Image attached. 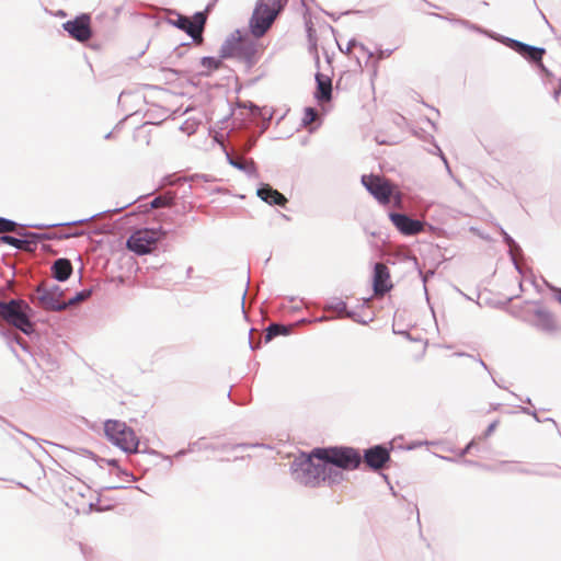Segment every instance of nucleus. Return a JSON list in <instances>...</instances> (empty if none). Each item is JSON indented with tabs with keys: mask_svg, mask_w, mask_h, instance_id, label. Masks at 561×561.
Instances as JSON below:
<instances>
[{
	"mask_svg": "<svg viewBox=\"0 0 561 561\" xmlns=\"http://www.w3.org/2000/svg\"><path fill=\"white\" fill-rule=\"evenodd\" d=\"M360 462L359 451L352 447L314 448L302 462L301 481L312 488L341 484L346 480L343 470H355Z\"/></svg>",
	"mask_w": 561,
	"mask_h": 561,
	"instance_id": "nucleus-1",
	"label": "nucleus"
},
{
	"mask_svg": "<svg viewBox=\"0 0 561 561\" xmlns=\"http://www.w3.org/2000/svg\"><path fill=\"white\" fill-rule=\"evenodd\" d=\"M264 45L256 37L242 36L239 32L228 37L221 45L220 58H234L248 67L259 62L264 53Z\"/></svg>",
	"mask_w": 561,
	"mask_h": 561,
	"instance_id": "nucleus-2",
	"label": "nucleus"
},
{
	"mask_svg": "<svg viewBox=\"0 0 561 561\" xmlns=\"http://www.w3.org/2000/svg\"><path fill=\"white\" fill-rule=\"evenodd\" d=\"M280 0H257L250 19L249 27L252 36L261 38L271 28L283 10Z\"/></svg>",
	"mask_w": 561,
	"mask_h": 561,
	"instance_id": "nucleus-3",
	"label": "nucleus"
},
{
	"mask_svg": "<svg viewBox=\"0 0 561 561\" xmlns=\"http://www.w3.org/2000/svg\"><path fill=\"white\" fill-rule=\"evenodd\" d=\"M364 187L382 205L393 198L396 206L402 202V193L399 187L385 176L377 174H364L360 179Z\"/></svg>",
	"mask_w": 561,
	"mask_h": 561,
	"instance_id": "nucleus-4",
	"label": "nucleus"
},
{
	"mask_svg": "<svg viewBox=\"0 0 561 561\" xmlns=\"http://www.w3.org/2000/svg\"><path fill=\"white\" fill-rule=\"evenodd\" d=\"M106 437L126 453H136L139 439L134 430L124 422L110 420L104 425Z\"/></svg>",
	"mask_w": 561,
	"mask_h": 561,
	"instance_id": "nucleus-5",
	"label": "nucleus"
},
{
	"mask_svg": "<svg viewBox=\"0 0 561 561\" xmlns=\"http://www.w3.org/2000/svg\"><path fill=\"white\" fill-rule=\"evenodd\" d=\"M27 309L28 306L23 300L0 302V317L25 334H30L33 331V324L26 314Z\"/></svg>",
	"mask_w": 561,
	"mask_h": 561,
	"instance_id": "nucleus-6",
	"label": "nucleus"
},
{
	"mask_svg": "<svg viewBox=\"0 0 561 561\" xmlns=\"http://www.w3.org/2000/svg\"><path fill=\"white\" fill-rule=\"evenodd\" d=\"M164 233L160 229H139L127 239V248L138 255L150 253Z\"/></svg>",
	"mask_w": 561,
	"mask_h": 561,
	"instance_id": "nucleus-7",
	"label": "nucleus"
},
{
	"mask_svg": "<svg viewBox=\"0 0 561 561\" xmlns=\"http://www.w3.org/2000/svg\"><path fill=\"white\" fill-rule=\"evenodd\" d=\"M85 491L89 492L88 488L81 483L69 486L65 491V503L77 514L87 513L91 510L93 503L91 496L85 495Z\"/></svg>",
	"mask_w": 561,
	"mask_h": 561,
	"instance_id": "nucleus-8",
	"label": "nucleus"
},
{
	"mask_svg": "<svg viewBox=\"0 0 561 561\" xmlns=\"http://www.w3.org/2000/svg\"><path fill=\"white\" fill-rule=\"evenodd\" d=\"M64 291L59 286H48L42 284L36 289V299L38 304L48 310H62L67 302L62 300Z\"/></svg>",
	"mask_w": 561,
	"mask_h": 561,
	"instance_id": "nucleus-9",
	"label": "nucleus"
},
{
	"mask_svg": "<svg viewBox=\"0 0 561 561\" xmlns=\"http://www.w3.org/2000/svg\"><path fill=\"white\" fill-rule=\"evenodd\" d=\"M62 27L78 42H87L92 36L91 16L89 14H81L75 20L67 21L62 24Z\"/></svg>",
	"mask_w": 561,
	"mask_h": 561,
	"instance_id": "nucleus-10",
	"label": "nucleus"
},
{
	"mask_svg": "<svg viewBox=\"0 0 561 561\" xmlns=\"http://www.w3.org/2000/svg\"><path fill=\"white\" fill-rule=\"evenodd\" d=\"M393 288L389 267L383 263H376L373 275V289L376 297H383Z\"/></svg>",
	"mask_w": 561,
	"mask_h": 561,
	"instance_id": "nucleus-11",
	"label": "nucleus"
},
{
	"mask_svg": "<svg viewBox=\"0 0 561 561\" xmlns=\"http://www.w3.org/2000/svg\"><path fill=\"white\" fill-rule=\"evenodd\" d=\"M206 22V18L203 13H196L191 20L187 16L179 15L176 21H174V24L185 31L190 36H192L194 39L202 41V32L204 28V24Z\"/></svg>",
	"mask_w": 561,
	"mask_h": 561,
	"instance_id": "nucleus-12",
	"label": "nucleus"
},
{
	"mask_svg": "<svg viewBox=\"0 0 561 561\" xmlns=\"http://www.w3.org/2000/svg\"><path fill=\"white\" fill-rule=\"evenodd\" d=\"M390 220L396 228L405 236H414L423 231L424 224L420 220L411 219L407 215L392 213Z\"/></svg>",
	"mask_w": 561,
	"mask_h": 561,
	"instance_id": "nucleus-13",
	"label": "nucleus"
},
{
	"mask_svg": "<svg viewBox=\"0 0 561 561\" xmlns=\"http://www.w3.org/2000/svg\"><path fill=\"white\" fill-rule=\"evenodd\" d=\"M390 459L389 451L381 446H375L365 451L364 461L368 467L378 470Z\"/></svg>",
	"mask_w": 561,
	"mask_h": 561,
	"instance_id": "nucleus-14",
	"label": "nucleus"
},
{
	"mask_svg": "<svg viewBox=\"0 0 561 561\" xmlns=\"http://www.w3.org/2000/svg\"><path fill=\"white\" fill-rule=\"evenodd\" d=\"M512 47L522 56L527 57L531 61L539 62L540 66H542L541 59L546 53L543 48L533 47L517 41H512Z\"/></svg>",
	"mask_w": 561,
	"mask_h": 561,
	"instance_id": "nucleus-15",
	"label": "nucleus"
},
{
	"mask_svg": "<svg viewBox=\"0 0 561 561\" xmlns=\"http://www.w3.org/2000/svg\"><path fill=\"white\" fill-rule=\"evenodd\" d=\"M317 92L316 98L321 102H328L332 96V80L327 75L318 72L316 75Z\"/></svg>",
	"mask_w": 561,
	"mask_h": 561,
	"instance_id": "nucleus-16",
	"label": "nucleus"
},
{
	"mask_svg": "<svg viewBox=\"0 0 561 561\" xmlns=\"http://www.w3.org/2000/svg\"><path fill=\"white\" fill-rule=\"evenodd\" d=\"M257 196L270 205L285 206L287 203V198L282 193L267 184L257 190Z\"/></svg>",
	"mask_w": 561,
	"mask_h": 561,
	"instance_id": "nucleus-17",
	"label": "nucleus"
},
{
	"mask_svg": "<svg viewBox=\"0 0 561 561\" xmlns=\"http://www.w3.org/2000/svg\"><path fill=\"white\" fill-rule=\"evenodd\" d=\"M53 275L56 279L64 282L69 278L72 273V265L67 259H58L53 267Z\"/></svg>",
	"mask_w": 561,
	"mask_h": 561,
	"instance_id": "nucleus-18",
	"label": "nucleus"
},
{
	"mask_svg": "<svg viewBox=\"0 0 561 561\" xmlns=\"http://www.w3.org/2000/svg\"><path fill=\"white\" fill-rule=\"evenodd\" d=\"M289 333V328L283 324H271L265 332V341L268 342L278 335H286Z\"/></svg>",
	"mask_w": 561,
	"mask_h": 561,
	"instance_id": "nucleus-19",
	"label": "nucleus"
},
{
	"mask_svg": "<svg viewBox=\"0 0 561 561\" xmlns=\"http://www.w3.org/2000/svg\"><path fill=\"white\" fill-rule=\"evenodd\" d=\"M536 314H537L538 319L542 322L543 328H546L547 330L554 329V327H556L554 320H553V317L549 312L540 310V311H537Z\"/></svg>",
	"mask_w": 561,
	"mask_h": 561,
	"instance_id": "nucleus-20",
	"label": "nucleus"
},
{
	"mask_svg": "<svg viewBox=\"0 0 561 561\" xmlns=\"http://www.w3.org/2000/svg\"><path fill=\"white\" fill-rule=\"evenodd\" d=\"M201 64L208 72H210L217 70L221 66V60L215 57H204L202 58Z\"/></svg>",
	"mask_w": 561,
	"mask_h": 561,
	"instance_id": "nucleus-21",
	"label": "nucleus"
},
{
	"mask_svg": "<svg viewBox=\"0 0 561 561\" xmlns=\"http://www.w3.org/2000/svg\"><path fill=\"white\" fill-rule=\"evenodd\" d=\"M3 242L7 244H10L16 249H26L27 241L21 240L11 236H4L2 237Z\"/></svg>",
	"mask_w": 561,
	"mask_h": 561,
	"instance_id": "nucleus-22",
	"label": "nucleus"
},
{
	"mask_svg": "<svg viewBox=\"0 0 561 561\" xmlns=\"http://www.w3.org/2000/svg\"><path fill=\"white\" fill-rule=\"evenodd\" d=\"M16 224L0 217V233L15 230Z\"/></svg>",
	"mask_w": 561,
	"mask_h": 561,
	"instance_id": "nucleus-23",
	"label": "nucleus"
},
{
	"mask_svg": "<svg viewBox=\"0 0 561 561\" xmlns=\"http://www.w3.org/2000/svg\"><path fill=\"white\" fill-rule=\"evenodd\" d=\"M169 203H170V198H167L163 196H158L150 203V205L152 208H160V207H164V206L169 205Z\"/></svg>",
	"mask_w": 561,
	"mask_h": 561,
	"instance_id": "nucleus-24",
	"label": "nucleus"
},
{
	"mask_svg": "<svg viewBox=\"0 0 561 561\" xmlns=\"http://www.w3.org/2000/svg\"><path fill=\"white\" fill-rule=\"evenodd\" d=\"M91 295L90 290H83L67 302V306L85 300Z\"/></svg>",
	"mask_w": 561,
	"mask_h": 561,
	"instance_id": "nucleus-25",
	"label": "nucleus"
},
{
	"mask_svg": "<svg viewBox=\"0 0 561 561\" xmlns=\"http://www.w3.org/2000/svg\"><path fill=\"white\" fill-rule=\"evenodd\" d=\"M317 116H318L317 112L313 108L308 107V108H306L304 121L307 124H310L317 118Z\"/></svg>",
	"mask_w": 561,
	"mask_h": 561,
	"instance_id": "nucleus-26",
	"label": "nucleus"
},
{
	"mask_svg": "<svg viewBox=\"0 0 561 561\" xmlns=\"http://www.w3.org/2000/svg\"><path fill=\"white\" fill-rule=\"evenodd\" d=\"M554 297H556V300L561 304V288H557L554 289Z\"/></svg>",
	"mask_w": 561,
	"mask_h": 561,
	"instance_id": "nucleus-27",
	"label": "nucleus"
},
{
	"mask_svg": "<svg viewBox=\"0 0 561 561\" xmlns=\"http://www.w3.org/2000/svg\"><path fill=\"white\" fill-rule=\"evenodd\" d=\"M57 15H59V16L64 18V16H66V13H65L64 11H59V12L57 13Z\"/></svg>",
	"mask_w": 561,
	"mask_h": 561,
	"instance_id": "nucleus-28",
	"label": "nucleus"
}]
</instances>
